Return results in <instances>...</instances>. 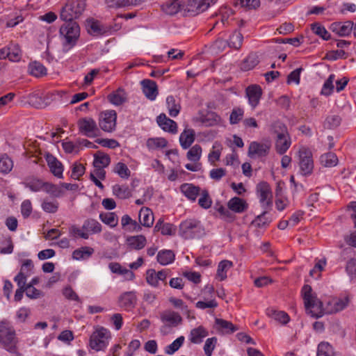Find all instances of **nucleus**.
Wrapping results in <instances>:
<instances>
[{"label":"nucleus","mask_w":356,"mask_h":356,"mask_svg":"<svg viewBox=\"0 0 356 356\" xmlns=\"http://www.w3.org/2000/svg\"><path fill=\"white\" fill-rule=\"evenodd\" d=\"M302 296L304 300L305 307L307 314L312 316L318 318L324 314H334L339 312L338 304L336 300L338 297L330 298L325 303V307L316 296L312 292L311 286L305 284L302 289Z\"/></svg>","instance_id":"nucleus-1"},{"label":"nucleus","mask_w":356,"mask_h":356,"mask_svg":"<svg viewBox=\"0 0 356 356\" xmlns=\"http://www.w3.org/2000/svg\"><path fill=\"white\" fill-rule=\"evenodd\" d=\"M273 132L276 135L275 149L280 154H284L291 145V136L286 125L280 122H275L271 126Z\"/></svg>","instance_id":"nucleus-2"},{"label":"nucleus","mask_w":356,"mask_h":356,"mask_svg":"<svg viewBox=\"0 0 356 356\" xmlns=\"http://www.w3.org/2000/svg\"><path fill=\"white\" fill-rule=\"evenodd\" d=\"M179 235L184 239L198 238L205 234L204 229L200 222L197 220L188 219L179 225Z\"/></svg>","instance_id":"nucleus-3"},{"label":"nucleus","mask_w":356,"mask_h":356,"mask_svg":"<svg viewBox=\"0 0 356 356\" xmlns=\"http://www.w3.org/2000/svg\"><path fill=\"white\" fill-rule=\"evenodd\" d=\"M85 8V0H69L60 12V19L64 21H73L82 14Z\"/></svg>","instance_id":"nucleus-4"},{"label":"nucleus","mask_w":356,"mask_h":356,"mask_svg":"<svg viewBox=\"0 0 356 356\" xmlns=\"http://www.w3.org/2000/svg\"><path fill=\"white\" fill-rule=\"evenodd\" d=\"M65 22L60 29V33L64 38V45L71 48L79 37L80 29L78 24L74 21Z\"/></svg>","instance_id":"nucleus-5"},{"label":"nucleus","mask_w":356,"mask_h":356,"mask_svg":"<svg viewBox=\"0 0 356 356\" xmlns=\"http://www.w3.org/2000/svg\"><path fill=\"white\" fill-rule=\"evenodd\" d=\"M298 165L301 175H310L314 170V161L311 150L305 147H301L298 151Z\"/></svg>","instance_id":"nucleus-6"},{"label":"nucleus","mask_w":356,"mask_h":356,"mask_svg":"<svg viewBox=\"0 0 356 356\" xmlns=\"http://www.w3.org/2000/svg\"><path fill=\"white\" fill-rule=\"evenodd\" d=\"M116 112L113 110L100 113L99 126L104 131L112 132L116 126Z\"/></svg>","instance_id":"nucleus-7"},{"label":"nucleus","mask_w":356,"mask_h":356,"mask_svg":"<svg viewBox=\"0 0 356 356\" xmlns=\"http://www.w3.org/2000/svg\"><path fill=\"white\" fill-rule=\"evenodd\" d=\"M79 130L88 137H95L99 132L96 122L91 118H81L77 122Z\"/></svg>","instance_id":"nucleus-8"},{"label":"nucleus","mask_w":356,"mask_h":356,"mask_svg":"<svg viewBox=\"0 0 356 356\" xmlns=\"http://www.w3.org/2000/svg\"><path fill=\"white\" fill-rule=\"evenodd\" d=\"M257 193L260 202L264 209H267L273 204V195L269 184L266 182H261L257 186Z\"/></svg>","instance_id":"nucleus-9"},{"label":"nucleus","mask_w":356,"mask_h":356,"mask_svg":"<svg viewBox=\"0 0 356 356\" xmlns=\"http://www.w3.org/2000/svg\"><path fill=\"white\" fill-rule=\"evenodd\" d=\"M218 0H189L186 10L192 15H196L207 10L211 5L215 4Z\"/></svg>","instance_id":"nucleus-10"},{"label":"nucleus","mask_w":356,"mask_h":356,"mask_svg":"<svg viewBox=\"0 0 356 356\" xmlns=\"http://www.w3.org/2000/svg\"><path fill=\"white\" fill-rule=\"evenodd\" d=\"M109 339L108 335H90L89 347L96 352L104 350L108 345Z\"/></svg>","instance_id":"nucleus-11"},{"label":"nucleus","mask_w":356,"mask_h":356,"mask_svg":"<svg viewBox=\"0 0 356 356\" xmlns=\"http://www.w3.org/2000/svg\"><path fill=\"white\" fill-rule=\"evenodd\" d=\"M270 145L267 143L252 142L248 148V155L250 157H263L268 154Z\"/></svg>","instance_id":"nucleus-12"},{"label":"nucleus","mask_w":356,"mask_h":356,"mask_svg":"<svg viewBox=\"0 0 356 356\" xmlns=\"http://www.w3.org/2000/svg\"><path fill=\"white\" fill-rule=\"evenodd\" d=\"M245 93L252 108H256L259 103L262 95L261 87L257 85H251L246 88Z\"/></svg>","instance_id":"nucleus-13"},{"label":"nucleus","mask_w":356,"mask_h":356,"mask_svg":"<svg viewBox=\"0 0 356 356\" xmlns=\"http://www.w3.org/2000/svg\"><path fill=\"white\" fill-rule=\"evenodd\" d=\"M17 343L15 335H0V348L10 353H16Z\"/></svg>","instance_id":"nucleus-14"},{"label":"nucleus","mask_w":356,"mask_h":356,"mask_svg":"<svg viewBox=\"0 0 356 356\" xmlns=\"http://www.w3.org/2000/svg\"><path fill=\"white\" fill-rule=\"evenodd\" d=\"M157 123L159 127L165 131H168L171 134H176L177 132V123L167 118V116L162 113L160 114L156 119Z\"/></svg>","instance_id":"nucleus-15"},{"label":"nucleus","mask_w":356,"mask_h":356,"mask_svg":"<svg viewBox=\"0 0 356 356\" xmlns=\"http://www.w3.org/2000/svg\"><path fill=\"white\" fill-rule=\"evenodd\" d=\"M143 91L145 97L149 100H154L158 95V88L155 81L145 79L141 81Z\"/></svg>","instance_id":"nucleus-16"},{"label":"nucleus","mask_w":356,"mask_h":356,"mask_svg":"<svg viewBox=\"0 0 356 356\" xmlns=\"http://www.w3.org/2000/svg\"><path fill=\"white\" fill-rule=\"evenodd\" d=\"M161 7L165 14L173 15L180 10L182 7V1L181 0H163Z\"/></svg>","instance_id":"nucleus-17"},{"label":"nucleus","mask_w":356,"mask_h":356,"mask_svg":"<svg viewBox=\"0 0 356 356\" xmlns=\"http://www.w3.org/2000/svg\"><path fill=\"white\" fill-rule=\"evenodd\" d=\"M331 30L339 36L343 37L348 35L353 29V22L347 21L344 23L336 22L331 24Z\"/></svg>","instance_id":"nucleus-18"},{"label":"nucleus","mask_w":356,"mask_h":356,"mask_svg":"<svg viewBox=\"0 0 356 356\" xmlns=\"http://www.w3.org/2000/svg\"><path fill=\"white\" fill-rule=\"evenodd\" d=\"M266 314L269 318L282 325L286 324L290 320V317L286 312L277 310L273 307L268 308L266 310Z\"/></svg>","instance_id":"nucleus-19"},{"label":"nucleus","mask_w":356,"mask_h":356,"mask_svg":"<svg viewBox=\"0 0 356 356\" xmlns=\"http://www.w3.org/2000/svg\"><path fill=\"white\" fill-rule=\"evenodd\" d=\"M46 160L50 171L54 176L61 178L63 177V168L62 163L56 157L51 154H47Z\"/></svg>","instance_id":"nucleus-20"},{"label":"nucleus","mask_w":356,"mask_h":356,"mask_svg":"<svg viewBox=\"0 0 356 356\" xmlns=\"http://www.w3.org/2000/svg\"><path fill=\"white\" fill-rule=\"evenodd\" d=\"M136 300V296L134 291L124 292L119 297L120 306L127 309L134 307Z\"/></svg>","instance_id":"nucleus-21"},{"label":"nucleus","mask_w":356,"mask_h":356,"mask_svg":"<svg viewBox=\"0 0 356 356\" xmlns=\"http://www.w3.org/2000/svg\"><path fill=\"white\" fill-rule=\"evenodd\" d=\"M181 193L190 200L195 201L200 192V188L192 184H184L181 186Z\"/></svg>","instance_id":"nucleus-22"},{"label":"nucleus","mask_w":356,"mask_h":356,"mask_svg":"<svg viewBox=\"0 0 356 356\" xmlns=\"http://www.w3.org/2000/svg\"><path fill=\"white\" fill-rule=\"evenodd\" d=\"M227 207L233 212L243 213L247 209L248 204L243 199L234 197L229 200Z\"/></svg>","instance_id":"nucleus-23"},{"label":"nucleus","mask_w":356,"mask_h":356,"mask_svg":"<svg viewBox=\"0 0 356 356\" xmlns=\"http://www.w3.org/2000/svg\"><path fill=\"white\" fill-rule=\"evenodd\" d=\"M127 245L130 250H141L147 243L146 238L143 235L129 236L127 239Z\"/></svg>","instance_id":"nucleus-24"},{"label":"nucleus","mask_w":356,"mask_h":356,"mask_svg":"<svg viewBox=\"0 0 356 356\" xmlns=\"http://www.w3.org/2000/svg\"><path fill=\"white\" fill-rule=\"evenodd\" d=\"M139 221L145 227H150L154 222L152 211L147 207H143L139 211Z\"/></svg>","instance_id":"nucleus-25"},{"label":"nucleus","mask_w":356,"mask_h":356,"mask_svg":"<svg viewBox=\"0 0 356 356\" xmlns=\"http://www.w3.org/2000/svg\"><path fill=\"white\" fill-rule=\"evenodd\" d=\"M162 321L170 326H177L182 321L181 316L175 312L168 311L163 313L161 315Z\"/></svg>","instance_id":"nucleus-26"},{"label":"nucleus","mask_w":356,"mask_h":356,"mask_svg":"<svg viewBox=\"0 0 356 356\" xmlns=\"http://www.w3.org/2000/svg\"><path fill=\"white\" fill-rule=\"evenodd\" d=\"M195 133L193 129H185L179 136L181 146L184 149H188L195 140Z\"/></svg>","instance_id":"nucleus-27"},{"label":"nucleus","mask_w":356,"mask_h":356,"mask_svg":"<svg viewBox=\"0 0 356 356\" xmlns=\"http://www.w3.org/2000/svg\"><path fill=\"white\" fill-rule=\"evenodd\" d=\"M86 27L89 33L94 35H103L107 32V29L102 26L100 23L94 19L86 21Z\"/></svg>","instance_id":"nucleus-28"},{"label":"nucleus","mask_w":356,"mask_h":356,"mask_svg":"<svg viewBox=\"0 0 356 356\" xmlns=\"http://www.w3.org/2000/svg\"><path fill=\"white\" fill-rule=\"evenodd\" d=\"M217 330L222 332H234L238 330V327L232 323L222 318L216 319Z\"/></svg>","instance_id":"nucleus-29"},{"label":"nucleus","mask_w":356,"mask_h":356,"mask_svg":"<svg viewBox=\"0 0 356 356\" xmlns=\"http://www.w3.org/2000/svg\"><path fill=\"white\" fill-rule=\"evenodd\" d=\"M175 254L170 250H161L157 254V261L161 265H168L174 261Z\"/></svg>","instance_id":"nucleus-30"},{"label":"nucleus","mask_w":356,"mask_h":356,"mask_svg":"<svg viewBox=\"0 0 356 356\" xmlns=\"http://www.w3.org/2000/svg\"><path fill=\"white\" fill-rule=\"evenodd\" d=\"M271 222V218L268 216V211L265 209L264 212L257 216L252 220L251 225L257 228H265L268 227Z\"/></svg>","instance_id":"nucleus-31"},{"label":"nucleus","mask_w":356,"mask_h":356,"mask_svg":"<svg viewBox=\"0 0 356 356\" xmlns=\"http://www.w3.org/2000/svg\"><path fill=\"white\" fill-rule=\"evenodd\" d=\"M259 63V58L256 54H250L241 63V69L248 71L253 69Z\"/></svg>","instance_id":"nucleus-32"},{"label":"nucleus","mask_w":356,"mask_h":356,"mask_svg":"<svg viewBox=\"0 0 356 356\" xmlns=\"http://www.w3.org/2000/svg\"><path fill=\"white\" fill-rule=\"evenodd\" d=\"M111 163V159L109 156L101 152H97L95 154V159L93 161L94 168H102L107 167Z\"/></svg>","instance_id":"nucleus-33"},{"label":"nucleus","mask_w":356,"mask_h":356,"mask_svg":"<svg viewBox=\"0 0 356 356\" xmlns=\"http://www.w3.org/2000/svg\"><path fill=\"white\" fill-rule=\"evenodd\" d=\"M94 249L90 247L84 246L75 250L72 252V257L76 260L86 259L92 256Z\"/></svg>","instance_id":"nucleus-34"},{"label":"nucleus","mask_w":356,"mask_h":356,"mask_svg":"<svg viewBox=\"0 0 356 356\" xmlns=\"http://www.w3.org/2000/svg\"><path fill=\"white\" fill-rule=\"evenodd\" d=\"M233 266V263L229 260L221 261L218 266L216 277L220 281L227 278V272Z\"/></svg>","instance_id":"nucleus-35"},{"label":"nucleus","mask_w":356,"mask_h":356,"mask_svg":"<svg viewBox=\"0 0 356 356\" xmlns=\"http://www.w3.org/2000/svg\"><path fill=\"white\" fill-rule=\"evenodd\" d=\"M108 99L114 105H121L126 100L124 90L122 88H118L115 92L109 95Z\"/></svg>","instance_id":"nucleus-36"},{"label":"nucleus","mask_w":356,"mask_h":356,"mask_svg":"<svg viewBox=\"0 0 356 356\" xmlns=\"http://www.w3.org/2000/svg\"><path fill=\"white\" fill-rule=\"evenodd\" d=\"M321 163L326 168L335 166L338 163V159L335 154L329 152L321 155L320 158Z\"/></svg>","instance_id":"nucleus-37"},{"label":"nucleus","mask_w":356,"mask_h":356,"mask_svg":"<svg viewBox=\"0 0 356 356\" xmlns=\"http://www.w3.org/2000/svg\"><path fill=\"white\" fill-rule=\"evenodd\" d=\"M200 121L207 127H211L218 124L220 121V118L213 112H209L200 117Z\"/></svg>","instance_id":"nucleus-38"},{"label":"nucleus","mask_w":356,"mask_h":356,"mask_svg":"<svg viewBox=\"0 0 356 356\" xmlns=\"http://www.w3.org/2000/svg\"><path fill=\"white\" fill-rule=\"evenodd\" d=\"M82 228L88 232L92 234L100 233L102 231L101 224L94 219H88L86 220L83 225Z\"/></svg>","instance_id":"nucleus-39"},{"label":"nucleus","mask_w":356,"mask_h":356,"mask_svg":"<svg viewBox=\"0 0 356 356\" xmlns=\"http://www.w3.org/2000/svg\"><path fill=\"white\" fill-rule=\"evenodd\" d=\"M166 104L169 115L172 117H176L181 109L179 103L176 102L173 96H168L166 99Z\"/></svg>","instance_id":"nucleus-40"},{"label":"nucleus","mask_w":356,"mask_h":356,"mask_svg":"<svg viewBox=\"0 0 356 356\" xmlns=\"http://www.w3.org/2000/svg\"><path fill=\"white\" fill-rule=\"evenodd\" d=\"M24 186L33 192L40 191L44 188V183L37 178H29L24 182Z\"/></svg>","instance_id":"nucleus-41"},{"label":"nucleus","mask_w":356,"mask_h":356,"mask_svg":"<svg viewBox=\"0 0 356 356\" xmlns=\"http://www.w3.org/2000/svg\"><path fill=\"white\" fill-rule=\"evenodd\" d=\"M29 72L31 74L38 77L46 74L47 70L41 63L33 62L29 64Z\"/></svg>","instance_id":"nucleus-42"},{"label":"nucleus","mask_w":356,"mask_h":356,"mask_svg":"<svg viewBox=\"0 0 356 356\" xmlns=\"http://www.w3.org/2000/svg\"><path fill=\"white\" fill-rule=\"evenodd\" d=\"M99 218L104 223L109 225L111 227H116L118 222V216L115 213L113 212L101 213L99 215Z\"/></svg>","instance_id":"nucleus-43"},{"label":"nucleus","mask_w":356,"mask_h":356,"mask_svg":"<svg viewBox=\"0 0 356 356\" xmlns=\"http://www.w3.org/2000/svg\"><path fill=\"white\" fill-rule=\"evenodd\" d=\"M202 155V147L199 145H193L187 152L188 160L197 162L200 159Z\"/></svg>","instance_id":"nucleus-44"},{"label":"nucleus","mask_w":356,"mask_h":356,"mask_svg":"<svg viewBox=\"0 0 356 356\" xmlns=\"http://www.w3.org/2000/svg\"><path fill=\"white\" fill-rule=\"evenodd\" d=\"M200 198L198 200V204L200 207L207 209L211 207L212 200L207 190L200 192Z\"/></svg>","instance_id":"nucleus-45"},{"label":"nucleus","mask_w":356,"mask_h":356,"mask_svg":"<svg viewBox=\"0 0 356 356\" xmlns=\"http://www.w3.org/2000/svg\"><path fill=\"white\" fill-rule=\"evenodd\" d=\"M243 40V35L238 31H235L230 37L228 44L232 48L239 49L242 45Z\"/></svg>","instance_id":"nucleus-46"},{"label":"nucleus","mask_w":356,"mask_h":356,"mask_svg":"<svg viewBox=\"0 0 356 356\" xmlns=\"http://www.w3.org/2000/svg\"><path fill=\"white\" fill-rule=\"evenodd\" d=\"M216 209L220 213V218L226 221L232 222L234 220V215L229 208H225L222 205L216 204Z\"/></svg>","instance_id":"nucleus-47"},{"label":"nucleus","mask_w":356,"mask_h":356,"mask_svg":"<svg viewBox=\"0 0 356 356\" xmlns=\"http://www.w3.org/2000/svg\"><path fill=\"white\" fill-rule=\"evenodd\" d=\"M184 336L181 335L176 339L172 343L167 346L165 348V353L168 355H172L182 346L184 342Z\"/></svg>","instance_id":"nucleus-48"},{"label":"nucleus","mask_w":356,"mask_h":356,"mask_svg":"<svg viewBox=\"0 0 356 356\" xmlns=\"http://www.w3.org/2000/svg\"><path fill=\"white\" fill-rule=\"evenodd\" d=\"M113 172L122 179H128L131 175V171L128 167L122 162H119L115 165Z\"/></svg>","instance_id":"nucleus-49"},{"label":"nucleus","mask_w":356,"mask_h":356,"mask_svg":"<svg viewBox=\"0 0 356 356\" xmlns=\"http://www.w3.org/2000/svg\"><path fill=\"white\" fill-rule=\"evenodd\" d=\"M341 122V118L339 115H329L326 118L324 122V127L329 129H335L340 125Z\"/></svg>","instance_id":"nucleus-50"},{"label":"nucleus","mask_w":356,"mask_h":356,"mask_svg":"<svg viewBox=\"0 0 356 356\" xmlns=\"http://www.w3.org/2000/svg\"><path fill=\"white\" fill-rule=\"evenodd\" d=\"M311 29L316 35L320 36L323 40H328L330 38V34L321 24L314 23L312 24Z\"/></svg>","instance_id":"nucleus-51"},{"label":"nucleus","mask_w":356,"mask_h":356,"mask_svg":"<svg viewBox=\"0 0 356 356\" xmlns=\"http://www.w3.org/2000/svg\"><path fill=\"white\" fill-rule=\"evenodd\" d=\"M167 144V140L163 138H149L147 140V146L152 149L165 147Z\"/></svg>","instance_id":"nucleus-52"},{"label":"nucleus","mask_w":356,"mask_h":356,"mask_svg":"<svg viewBox=\"0 0 356 356\" xmlns=\"http://www.w3.org/2000/svg\"><path fill=\"white\" fill-rule=\"evenodd\" d=\"M113 192L120 199H127L131 195V191L125 186L115 185L113 187Z\"/></svg>","instance_id":"nucleus-53"},{"label":"nucleus","mask_w":356,"mask_h":356,"mask_svg":"<svg viewBox=\"0 0 356 356\" xmlns=\"http://www.w3.org/2000/svg\"><path fill=\"white\" fill-rule=\"evenodd\" d=\"M316 356H333L332 347L327 342H321L318 346Z\"/></svg>","instance_id":"nucleus-54"},{"label":"nucleus","mask_w":356,"mask_h":356,"mask_svg":"<svg viewBox=\"0 0 356 356\" xmlns=\"http://www.w3.org/2000/svg\"><path fill=\"white\" fill-rule=\"evenodd\" d=\"M13 167V161L8 156H3L0 158V172L6 174L12 170Z\"/></svg>","instance_id":"nucleus-55"},{"label":"nucleus","mask_w":356,"mask_h":356,"mask_svg":"<svg viewBox=\"0 0 356 356\" xmlns=\"http://www.w3.org/2000/svg\"><path fill=\"white\" fill-rule=\"evenodd\" d=\"M44 189L47 193L56 197H60L63 194V190L59 186L52 184L44 183Z\"/></svg>","instance_id":"nucleus-56"},{"label":"nucleus","mask_w":356,"mask_h":356,"mask_svg":"<svg viewBox=\"0 0 356 356\" xmlns=\"http://www.w3.org/2000/svg\"><path fill=\"white\" fill-rule=\"evenodd\" d=\"M240 5L241 7L248 10L256 9L260 6L259 0H237L235 6Z\"/></svg>","instance_id":"nucleus-57"},{"label":"nucleus","mask_w":356,"mask_h":356,"mask_svg":"<svg viewBox=\"0 0 356 356\" xmlns=\"http://www.w3.org/2000/svg\"><path fill=\"white\" fill-rule=\"evenodd\" d=\"M244 114L243 109L241 108H234L229 116V123L231 124H236L238 123Z\"/></svg>","instance_id":"nucleus-58"},{"label":"nucleus","mask_w":356,"mask_h":356,"mask_svg":"<svg viewBox=\"0 0 356 356\" xmlns=\"http://www.w3.org/2000/svg\"><path fill=\"white\" fill-rule=\"evenodd\" d=\"M335 76L334 74H330L328 79L325 82L322 90L321 94L325 95H330L333 90H334V85L333 82L334 81Z\"/></svg>","instance_id":"nucleus-59"},{"label":"nucleus","mask_w":356,"mask_h":356,"mask_svg":"<svg viewBox=\"0 0 356 356\" xmlns=\"http://www.w3.org/2000/svg\"><path fill=\"white\" fill-rule=\"evenodd\" d=\"M217 343V338L211 337L207 339L204 346V351L207 356H211Z\"/></svg>","instance_id":"nucleus-60"},{"label":"nucleus","mask_w":356,"mask_h":356,"mask_svg":"<svg viewBox=\"0 0 356 356\" xmlns=\"http://www.w3.org/2000/svg\"><path fill=\"white\" fill-rule=\"evenodd\" d=\"M146 281L149 285L152 286L156 287L159 285L156 272L154 269H149L147 270Z\"/></svg>","instance_id":"nucleus-61"},{"label":"nucleus","mask_w":356,"mask_h":356,"mask_svg":"<svg viewBox=\"0 0 356 356\" xmlns=\"http://www.w3.org/2000/svg\"><path fill=\"white\" fill-rule=\"evenodd\" d=\"M42 209L48 213H55L58 208V203L56 201L51 202L44 200L42 203Z\"/></svg>","instance_id":"nucleus-62"},{"label":"nucleus","mask_w":356,"mask_h":356,"mask_svg":"<svg viewBox=\"0 0 356 356\" xmlns=\"http://www.w3.org/2000/svg\"><path fill=\"white\" fill-rule=\"evenodd\" d=\"M121 224L122 227H125L126 226L131 225L133 226L134 230H139L140 229V226L137 223L136 221L133 220L129 215H124L122 217Z\"/></svg>","instance_id":"nucleus-63"},{"label":"nucleus","mask_w":356,"mask_h":356,"mask_svg":"<svg viewBox=\"0 0 356 356\" xmlns=\"http://www.w3.org/2000/svg\"><path fill=\"white\" fill-rule=\"evenodd\" d=\"M62 146L65 152L68 154L78 152L79 151L77 142L74 143L72 141H64L62 143Z\"/></svg>","instance_id":"nucleus-64"}]
</instances>
